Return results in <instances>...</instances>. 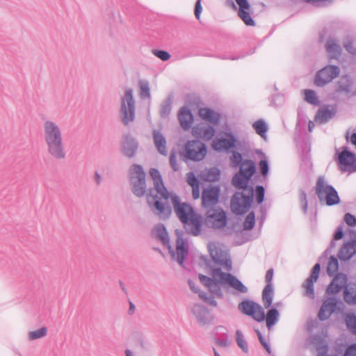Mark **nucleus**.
<instances>
[{
  "label": "nucleus",
  "mask_w": 356,
  "mask_h": 356,
  "mask_svg": "<svg viewBox=\"0 0 356 356\" xmlns=\"http://www.w3.org/2000/svg\"><path fill=\"white\" fill-rule=\"evenodd\" d=\"M209 252L213 261L226 270L232 269V261L227 251L222 250L221 245L216 241H211L207 245Z\"/></svg>",
  "instance_id": "nucleus-7"
},
{
  "label": "nucleus",
  "mask_w": 356,
  "mask_h": 356,
  "mask_svg": "<svg viewBox=\"0 0 356 356\" xmlns=\"http://www.w3.org/2000/svg\"><path fill=\"white\" fill-rule=\"evenodd\" d=\"M149 175L153 180L154 186L158 194L162 198L149 194L147 197V203L154 207V213L160 218L165 219L170 216L172 212L168 204L170 198L175 208V211L179 220L186 225L188 231L194 236H197L201 232L202 224L200 216L194 213L191 207L186 203H179V198L175 194H170L164 186L162 177L159 171L155 168L149 170Z\"/></svg>",
  "instance_id": "nucleus-1"
},
{
  "label": "nucleus",
  "mask_w": 356,
  "mask_h": 356,
  "mask_svg": "<svg viewBox=\"0 0 356 356\" xmlns=\"http://www.w3.org/2000/svg\"><path fill=\"white\" fill-rule=\"evenodd\" d=\"M273 288L272 284H266L262 292V301L265 308H269L273 302Z\"/></svg>",
  "instance_id": "nucleus-26"
},
{
  "label": "nucleus",
  "mask_w": 356,
  "mask_h": 356,
  "mask_svg": "<svg viewBox=\"0 0 356 356\" xmlns=\"http://www.w3.org/2000/svg\"><path fill=\"white\" fill-rule=\"evenodd\" d=\"M249 180H250V178H248L243 174L238 172L234 177L232 183L235 187H236L238 188L243 189L244 191L249 192V189L251 188V187H250V188L248 187V184Z\"/></svg>",
  "instance_id": "nucleus-25"
},
{
  "label": "nucleus",
  "mask_w": 356,
  "mask_h": 356,
  "mask_svg": "<svg viewBox=\"0 0 356 356\" xmlns=\"http://www.w3.org/2000/svg\"><path fill=\"white\" fill-rule=\"evenodd\" d=\"M214 129L211 127H208L204 132H202V128L199 126H195L192 129V134L195 137H201L204 140L211 139L214 135Z\"/></svg>",
  "instance_id": "nucleus-24"
},
{
  "label": "nucleus",
  "mask_w": 356,
  "mask_h": 356,
  "mask_svg": "<svg viewBox=\"0 0 356 356\" xmlns=\"http://www.w3.org/2000/svg\"><path fill=\"white\" fill-rule=\"evenodd\" d=\"M137 147L138 145L134 138L129 136L124 137V140L122 144V150L125 156L128 157L134 156L137 150Z\"/></svg>",
  "instance_id": "nucleus-23"
},
{
  "label": "nucleus",
  "mask_w": 356,
  "mask_h": 356,
  "mask_svg": "<svg viewBox=\"0 0 356 356\" xmlns=\"http://www.w3.org/2000/svg\"><path fill=\"white\" fill-rule=\"evenodd\" d=\"M318 356H324L327 351V346H323L317 348Z\"/></svg>",
  "instance_id": "nucleus-54"
},
{
  "label": "nucleus",
  "mask_w": 356,
  "mask_h": 356,
  "mask_svg": "<svg viewBox=\"0 0 356 356\" xmlns=\"http://www.w3.org/2000/svg\"><path fill=\"white\" fill-rule=\"evenodd\" d=\"M334 115V111L327 108H323L317 112L315 120L318 123H324L330 120Z\"/></svg>",
  "instance_id": "nucleus-27"
},
{
  "label": "nucleus",
  "mask_w": 356,
  "mask_h": 356,
  "mask_svg": "<svg viewBox=\"0 0 356 356\" xmlns=\"http://www.w3.org/2000/svg\"><path fill=\"white\" fill-rule=\"evenodd\" d=\"M135 310V307L131 302H129V312L130 314H133Z\"/></svg>",
  "instance_id": "nucleus-57"
},
{
  "label": "nucleus",
  "mask_w": 356,
  "mask_h": 356,
  "mask_svg": "<svg viewBox=\"0 0 356 356\" xmlns=\"http://www.w3.org/2000/svg\"><path fill=\"white\" fill-rule=\"evenodd\" d=\"M321 270V266L316 264L312 268L311 275L302 284L306 296L311 298H314V284L317 281Z\"/></svg>",
  "instance_id": "nucleus-16"
},
{
  "label": "nucleus",
  "mask_w": 356,
  "mask_h": 356,
  "mask_svg": "<svg viewBox=\"0 0 356 356\" xmlns=\"http://www.w3.org/2000/svg\"><path fill=\"white\" fill-rule=\"evenodd\" d=\"M140 89L141 96L147 97H149V89L147 83H140Z\"/></svg>",
  "instance_id": "nucleus-44"
},
{
  "label": "nucleus",
  "mask_w": 356,
  "mask_h": 356,
  "mask_svg": "<svg viewBox=\"0 0 356 356\" xmlns=\"http://www.w3.org/2000/svg\"><path fill=\"white\" fill-rule=\"evenodd\" d=\"M257 334L258 336V338L259 339V341L263 345V346L265 348V349L268 351V353H270V348L267 343L265 341L264 337H262L261 332L259 330H257Z\"/></svg>",
  "instance_id": "nucleus-50"
},
{
  "label": "nucleus",
  "mask_w": 356,
  "mask_h": 356,
  "mask_svg": "<svg viewBox=\"0 0 356 356\" xmlns=\"http://www.w3.org/2000/svg\"><path fill=\"white\" fill-rule=\"evenodd\" d=\"M344 47L346 49L350 54H355V49L353 46V43L351 40H348L344 43Z\"/></svg>",
  "instance_id": "nucleus-49"
},
{
  "label": "nucleus",
  "mask_w": 356,
  "mask_h": 356,
  "mask_svg": "<svg viewBox=\"0 0 356 356\" xmlns=\"http://www.w3.org/2000/svg\"><path fill=\"white\" fill-rule=\"evenodd\" d=\"M343 356H356V343L348 346Z\"/></svg>",
  "instance_id": "nucleus-45"
},
{
  "label": "nucleus",
  "mask_w": 356,
  "mask_h": 356,
  "mask_svg": "<svg viewBox=\"0 0 356 356\" xmlns=\"http://www.w3.org/2000/svg\"><path fill=\"white\" fill-rule=\"evenodd\" d=\"M339 268L338 260L334 257H331L329 259L328 264L327 266V273L329 275L332 276Z\"/></svg>",
  "instance_id": "nucleus-35"
},
{
  "label": "nucleus",
  "mask_w": 356,
  "mask_h": 356,
  "mask_svg": "<svg viewBox=\"0 0 356 356\" xmlns=\"http://www.w3.org/2000/svg\"><path fill=\"white\" fill-rule=\"evenodd\" d=\"M152 52L155 56H156L163 61L168 60L170 58V54L168 51L164 50L153 49Z\"/></svg>",
  "instance_id": "nucleus-41"
},
{
  "label": "nucleus",
  "mask_w": 356,
  "mask_h": 356,
  "mask_svg": "<svg viewBox=\"0 0 356 356\" xmlns=\"http://www.w3.org/2000/svg\"><path fill=\"white\" fill-rule=\"evenodd\" d=\"M198 115L202 120L214 124H218L220 120L219 114L208 108H200Z\"/></svg>",
  "instance_id": "nucleus-22"
},
{
  "label": "nucleus",
  "mask_w": 356,
  "mask_h": 356,
  "mask_svg": "<svg viewBox=\"0 0 356 356\" xmlns=\"http://www.w3.org/2000/svg\"><path fill=\"white\" fill-rule=\"evenodd\" d=\"M308 127H309V131H312V129H314V123L312 121H309V122Z\"/></svg>",
  "instance_id": "nucleus-58"
},
{
  "label": "nucleus",
  "mask_w": 356,
  "mask_h": 356,
  "mask_svg": "<svg viewBox=\"0 0 356 356\" xmlns=\"http://www.w3.org/2000/svg\"><path fill=\"white\" fill-rule=\"evenodd\" d=\"M219 188L210 187L206 188L202 193V205L204 207H210L215 205L219 197Z\"/></svg>",
  "instance_id": "nucleus-17"
},
{
  "label": "nucleus",
  "mask_w": 356,
  "mask_h": 356,
  "mask_svg": "<svg viewBox=\"0 0 356 356\" xmlns=\"http://www.w3.org/2000/svg\"><path fill=\"white\" fill-rule=\"evenodd\" d=\"M211 275L213 279L200 275L199 277L202 284L211 289L216 286V282L220 284H228L236 290L241 293L247 292V288L236 277L229 273H222L220 269L215 268L212 270Z\"/></svg>",
  "instance_id": "nucleus-5"
},
{
  "label": "nucleus",
  "mask_w": 356,
  "mask_h": 356,
  "mask_svg": "<svg viewBox=\"0 0 356 356\" xmlns=\"http://www.w3.org/2000/svg\"><path fill=\"white\" fill-rule=\"evenodd\" d=\"M215 356H220V355L214 350Z\"/></svg>",
  "instance_id": "nucleus-63"
},
{
  "label": "nucleus",
  "mask_w": 356,
  "mask_h": 356,
  "mask_svg": "<svg viewBox=\"0 0 356 356\" xmlns=\"http://www.w3.org/2000/svg\"><path fill=\"white\" fill-rule=\"evenodd\" d=\"M154 141L158 151L162 154H165L167 153L166 141L159 132H154Z\"/></svg>",
  "instance_id": "nucleus-31"
},
{
  "label": "nucleus",
  "mask_w": 356,
  "mask_h": 356,
  "mask_svg": "<svg viewBox=\"0 0 356 356\" xmlns=\"http://www.w3.org/2000/svg\"><path fill=\"white\" fill-rule=\"evenodd\" d=\"M351 248L350 244H346L343 246V248L341 250V255L343 259H349L351 257V254L346 256L345 255V253L348 252Z\"/></svg>",
  "instance_id": "nucleus-52"
},
{
  "label": "nucleus",
  "mask_w": 356,
  "mask_h": 356,
  "mask_svg": "<svg viewBox=\"0 0 356 356\" xmlns=\"http://www.w3.org/2000/svg\"><path fill=\"white\" fill-rule=\"evenodd\" d=\"M170 163L172 168H173V170L175 171L178 170L179 167L177 163L176 153L174 152H172L170 154Z\"/></svg>",
  "instance_id": "nucleus-47"
},
{
  "label": "nucleus",
  "mask_w": 356,
  "mask_h": 356,
  "mask_svg": "<svg viewBox=\"0 0 356 356\" xmlns=\"http://www.w3.org/2000/svg\"><path fill=\"white\" fill-rule=\"evenodd\" d=\"M350 140L352 144L356 146V134L354 133L350 136Z\"/></svg>",
  "instance_id": "nucleus-56"
},
{
  "label": "nucleus",
  "mask_w": 356,
  "mask_h": 356,
  "mask_svg": "<svg viewBox=\"0 0 356 356\" xmlns=\"http://www.w3.org/2000/svg\"><path fill=\"white\" fill-rule=\"evenodd\" d=\"M187 182L193 188V197L195 200L200 197L199 182L193 172L187 174Z\"/></svg>",
  "instance_id": "nucleus-30"
},
{
  "label": "nucleus",
  "mask_w": 356,
  "mask_h": 356,
  "mask_svg": "<svg viewBox=\"0 0 356 356\" xmlns=\"http://www.w3.org/2000/svg\"><path fill=\"white\" fill-rule=\"evenodd\" d=\"M338 165L343 172L356 171V159L355 154H352L346 148L338 154Z\"/></svg>",
  "instance_id": "nucleus-13"
},
{
  "label": "nucleus",
  "mask_w": 356,
  "mask_h": 356,
  "mask_svg": "<svg viewBox=\"0 0 356 356\" xmlns=\"http://www.w3.org/2000/svg\"><path fill=\"white\" fill-rule=\"evenodd\" d=\"M337 307V301L334 298H328L323 303L318 312V318L323 321L328 318Z\"/></svg>",
  "instance_id": "nucleus-19"
},
{
  "label": "nucleus",
  "mask_w": 356,
  "mask_h": 356,
  "mask_svg": "<svg viewBox=\"0 0 356 356\" xmlns=\"http://www.w3.org/2000/svg\"><path fill=\"white\" fill-rule=\"evenodd\" d=\"M239 6L238 16L248 26H254V22L250 15V6L247 0H235Z\"/></svg>",
  "instance_id": "nucleus-18"
},
{
  "label": "nucleus",
  "mask_w": 356,
  "mask_h": 356,
  "mask_svg": "<svg viewBox=\"0 0 356 356\" xmlns=\"http://www.w3.org/2000/svg\"><path fill=\"white\" fill-rule=\"evenodd\" d=\"M187 156L193 161L202 160L207 154L205 145L200 141H189L185 147Z\"/></svg>",
  "instance_id": "nucleus-12"
},
{
  "label": "nucleus",
  "mask_w": 356,
  "mask_h": 356,
  "mask_svg": "<svg viewBox=\"0 0 356 356\" xmlns=\"http://www.w3.org/2000/svg\"><path fill=\"white\" fill-rule=\"evenodd\" d=\"M259 167L261 169V172L263 175L266 176L268 172V165L266 161L261 160L259 162Z\"/></svg>",
  "instance_id": "nucleus-48"
},
{
  "label": "nucleus",
  "mask_w": 356,
  "mask_h": 356,
  "mask_svg": "<svg viewBox=\"0 0 356 356\" xmlns=\"http://www.w3.org/2000/svg\"><path fill=\"white\" fill-rule=\"evenodd\" d=\"M326 50L330 54V57L333 58L337 56L340 52V47L333 40H327L325 45Z\"/></svg>",
  "instance_id": "nucleus-32"
},
{
  "label": "nucleus",
  "mask_w": 356,
  "mask_h": 356,
  "mask_svg": "<svg viewBox=\"0 0 356 356\" xmlns=\"http://www.w3.org/2000/svg\"><path fill=\"white\" fill-rule=\"evenodd\" d=\"M255 172V166L254 163L250 160H245L241 163L240 168V173L243 174L248 178H251Z\"/></svg>",
  "instance_id": "nucleus-28"
},
{
  "label": "nucleus",
  "mask_w": 356,
  "mask_h": 356,
  "mask_svg": "<svg viewBox=\"0 0 356 356\" xmlns=\"http://www.w3.org/2000/svg\"><path fill=\"white\" fill-rule=\"evenodd\" d=\"M242 163V156L238 152H233L230 157V164L233 168H237Z\"/></svg>",
  "instance_id": "nucleus-40"
},
{
  "label": "nucleus",
  "mask_w": 356,
  "mask_h": 356,
  "mask_svg": "<svg viewBox=\"0 0 356 356\" xmlns=\"http://www.w3.org/2000/svg\"><path fill=\"white\" fill-rule=\"evenodd\" d=\"M121 113L122 120L124 124H127L134 120V102L131 89H127L122 98Z\"/></svg>",
  "instance_id": "nucleus-10"
},
{
  "label": "nucleus",
  "mask_w": 356,
  "mask_h": 356,
  "mask_svg": "<svg viewBox=\"0 0 356 356\" xmlns=\"http://www.w3.org/2000/svg\"><path fill=\"white\" fill-rule=\"evenodd\" d=\"M305 93V99L307 102L316 105L318 103V99L316 97V93L314 90H305L304 91Z\"/></svg>",
  "instance_id": "nucleus-38"
},
{
  "label": "nucleus",
  "mask_w": 356,
  "mask_h": 356,
  "mask_svg": "<svg viewBox=\"0 0 356 356\" xmlns=\"http://www.w3.org/2000/svg\"><path fill=\"white\" fill-rule=\"evenodd\" d=\"M273 277V269H269L266 274L265 281L267 284H271V281Z\"/></svg>",
  "instance_id": "nucleus-53"
},
{
  "label": "nucleus",
  "mask_w": 356,
  "mask_h": 356,
  "mask_svg": "<svg viewBox=\"0 0 356 356\" xmlns=\"http://www.w3.org/2000/svg\"><path fill=\"white\" fill-rule=\"evenodd\" d=\"M179 120L181 127L188 130L193 122V117L191 111L186 107H183L180 109L179 113Z\"/></svg>",
  "instance_id": "nucleus-21"
},
{
  "label": "nucleus",
  "mask_w": 356,
  "mask_h": 356,
  "mask_svg": "<svg viewBox=\"0 0 356 356\" xmlns=\"http://www.w3.org/2000/svg\"><path fill=\"white\" fill-rule=\"evenodd\" d=\"M252 127L257 134L265 138L267 131V126L265 122L261 120H257L253 124Z\"/></svg>",
  "instance_id": "nucleus-34"
},
{
  "label": "nucleus",
  "mask_w": 356,
  "mask_h": 356,
  "mask_svg": "<svg viewBox=\"0 0 356 356\" xmlns=\"http://www.w3.org/2000/svg\"><path fill=\"white\" fill-rule=\"evenodd\" d=\"M253 188L249 189L248 195L245 196L241 193L235 194L232 198L231 209L235 214H243L248 211L252 201Z\"/></svg>",
  "instance_id": "nucleus-9"
},
{
  "label": "nucleus",
  "mask_w": 356,
  "mask_h": 356,
  "mask_svg": "<svg viewBox=\"0 0 356 356\" xmlns=\"http://www.w3.org/2000/svg\"><path fill=\"white\" fill-rule=\"evenodd\" d=\"M255 223L254 214L253 212L250 213L245 218L243 227L245 229L250 230L252 229Z\"/></svg>",
  "instance_id": "nucleus-39"
},
{
  "label": "nucleus",
  "mask_w": 356,
  "mask_h": 356,
  "mask_svg": "<svg viewBox=\"0 0 356 356\" xmlns=\"http://www.w3.org/2000/svg\"><path fill=\"white\" fill-rule=\"evenodd\" d=\"M238 308L243 314L252 316L258 322H261L265 319L268 330L272 328L279 318L277 309L272 308L267 312L266 316H265L264 308L254 302L243 301L238 305Z\"/></svg>",
  "instance_id": "nucleus-2"
},
{
  "label": "nucleus",
  "mask_w": 356,
  "mask_h": 356,
  "mask_svg": "<svg viewBox=\"0 0 356 356\" xmlns=\"http://www.w3.org/2000/svg\"><path fill=\"white\" fill-rule=\"evenodd\" d=\"M339 74V67L332 65L325 67L316 74L315 84L317 86H323L336 78Z\"/></svg>",
  "instance_id": "nucleus-15"
},
{
  "label": "nucleus",
  "mask_w": 356,
  "mask_h": 356,
  "mask_svg": "<svg viewBox=\"0 0 356 356\" xmlns=\"http://www.w3.org/2000/svg\"><path fill=\"white\" fill-rule=\"evenodd\" d=\"M125 353H126V356H133L132 353L129 350H127Z\"/></svg>",
  "instance_id": "nucleus-61"
},
{
  "label": "nucleus",
  "mask_w": 356,
  "mask_h": 356,
  "mask_svg": "<svg viewBox=\"0 0 356 356\" xmlns=\"http://www.w3.org/2000/svg\"><path fill=\"white\" fill-rule=\"evenodd\" d=\"M236 342L238 346L244 351L248 352V345L241 330L236 332Z\"/></svg>",
  "instance_id": "nucleus-37"
},
{
  "label": "nucleus",
  "mask_w": 356,
  "mask_h": 356,
  "mask_svg": "<svg viewBox=\"0 0 356 356\" xmlns=\"http://www.w3.org/2000/svg\"><path fill=\"white\" fill-rule=\"evenodd\" d=\"M47 330L46 327H41L37 330L30 332L28 335L29 339L31 341L40 339L41 337H44L47 334Z\"/></svg>",
  "instance_id": "nucleus-36"
},
{
  "label": "nucleus",
  "mask_w": 356,
  "mask_h": 356,
  "mask_svg": "<svg viewBox=\"0 0 356 356\" xmlns=\"http://www.w3.org/2000/svg\"><path fill=\"white\" fill-rule=\"evenodd\" d=\"M256 197L258 204H261L264 198V188L263 186H259L256 188Z\"/></svg>",
  "instance_id": "nucleus-42"
},
{
  "label": "nucleus",
  "mask_w": 356,
  "mask_h": 356,
  "mask_svg": "<svg viewBox=\"0 0 356 356\" xmlns=\"http://www.w3.org/2000/svg\"><path fill=\"white\" fill-rule=\"evenodd\" d=\"M213 172L216 174V176H217V177H218V176H219V172H218V171H216H216H214V170H213Z\"/></svg>",
  "instance_id": "nucleus-64"
},
{
  "label": "nucleus",
  "mask_w": 356,
  "mask_h": 356,
  "mask_svg": "<svg viewBox=\"0 0 356 356\" xmlns=\"http://www.w3.org/2000/svg\"><path fill=\"white\" fill-rule=\"evenodd\" d=\"M238 145V140L230 133H225L220 138L212 143V147L216 151H228Z\"/></svg>",
  "instance_id": "nucleus-14"
},
{
  "label": "nucleus",
  "mask_w": 356,
  "mask_h": 356,
  "mask_svg": "<svg viewBox=\"0 0 356 356\" xmlns=\"http://www.w3.org/2000/svg\"><path fill=\"white\" fill-rule=\"evenodd\" d=\"M153 234L168 246L172 253V257L177 261L180 265H183L185 257L188 254V244L181 238L179 233H177V238L176 242V252L174 253L172 247L169 244V238L165 227L163 225H156L153 229Z\"/></svg>",
  "instance_id": "nucleus-4"
},
{
  "label": "nucleus",
  "mask_w": 356,
  "mask_h": 356,
  "mask_svg": "<svg viewBox=\"0 0 356 356\" xmlns=\"http://www.w3.org/2000/svg\"><path fill=\"white\" fill-rule=\"evenodd\" d=\"M343 234L342 230L341 229H339L336 232L334 238L335 240H339L343 237Z\"/></svg>",
  "instance_id": "nucleus-55"
},
{
  "label": "nucleus",
  "mask_w": 356,
  "mask_h": 356,
  "mask_svg": "<svg viewBox=\"0 0 356 356\" xmlns=\"http://www.w3.org/2000/svg\"><path fill=\"white\" fill-rule=\"evenodd\" d=\"M188 283H189V285H190V287H191V290H193L195 293H198V291L195 289L193 283L192 282H191V281H189Z\"/></svg>",
  "instance_id": "nucleus-59"
},
{
  "label": "nucleus",
  "mask_w": 356,
  "mask_h": 356,
  "mask_svg": "<svg viewBox=\"0 0 356 356\" xmlns=\"http://www.w3.org/2000/svg\"><path fill=\"white\" fill-rule=\"evenodd\" d=\"M95 181L97 184H99L100 183V181H101V177H100V175L98 174V173H96L95 174Z\"/></svg>",
  "instance_id": "nucleus-60"
},
{
  "label": "nucleus",
  "mask_w": 356,
  "mask_h": 356,
  "mask_svg": "<svg viewBox=\"0 0 356 356\" xmlns=\"http://www.w3.org/2000/svg\"><path fill=\"white\" fill-rule=\"evenodd\" d=\"M199 296L201 299H202L204 301L207 302V303L211 305H213V306H216V302L213 300V298H207L206 297V296L203 293H200L199 294Z\"/></svg>",
  "instance_id": "nucleus-51"
},
{
  "label": "nucleus",
  "mask_w": 356,
  "mask_h": 356,
  "mask_svg": "<svg viewBox=\"0 0 356 356\" xmlns=\"http://www.w3.org/2000/svg\"><path fill=\"white\" fill-rule=\"evenodd\" d=\"M218 345L220 346H225V343H222V342H218Z\"/></svg>",
  "instance_id": "nucleus-62"
},
{
  "label": "nucleus",
  "mask_w": 356,
  "mask_h": 356,
  "mask_svg": "<svg viewBox=\"0 0 356 356\" xmlns=\"http://www.w3.org/2000/svg\"><path fill=\"white\" fill-rule=\"evenodd\" d=\"M344 221L346 223L351 227L356 225V218L350 213H346L344 216Z\"/></svg>",
  "instance_id": "nucleus-43"
},
{
  "label": "nucleus",
  "mask_w": 356,
  "mask_h": 356,
  "mask_svg": "<svg viewBox=\"0 0 356 356\" xmlns=\"http://www.w3.org/2000/svg\"><path fill=\"white\" fill-rule=\"evenodd\" d=\"M316 193L321 201L325 200L329 206L339 202V197L337 191L325 181L323 177H319L315 187Z\"/></svg>",
  "instance_id": "nucleus-6"
},
{
  "label": "nucleus",
  "mask_w": 356,
  "mask_h": 356,
  "mask_svg": "<svg viewBox=\"0 0 356 356\" xmlns=\"http://www.w3.org/2000/svg\"><path fill=\"white\" fill-rule=\"evenodd\" d=\"M202 11V7L201 5V0H197L195 3L194 14L197 19H200V15Z\"/></svg>",
  "instance_id": "nucleus-46"
},
{
  "label": "nucleus",
  "mask_w": 356,
  "mask_h": 356,
  "mask_svg": "<svg viewBox=\"0 0 356 356\" xmlns=\"http://www.w3.org/2000/svg\"><path fill=\"white\" fill-rule=\"evenodd\" d=\"M205 222L213 228H222L227 224V216L220 208L210 209L207 211Z\"/></svg>",
  "instance_id": "nucleus-11"
},
{
  "label": "nucleus",
  "mask_w": 356,
  "mask_h": 356,
  "mask_svg": "<svg viewBox=\"0 0 356 356\" xmlns=\"http://www.w3.org/2000/svg\"><path fill=\"white\" fill-rule=\"evenodd\" d=\"M130 179L133 185V193L141 197L145 193V174L143 168L138 165H134L130 168Z\"/></svg>",
  "instance_id": "nucleus-8"
},
{
  "label": "nucleus",
  "mask_w": 356,
  "mask_h": 356,
  "mask_svg": "<svg viewBox=\"0 0 356 356\" xmlns=\"http://www.w3.org/2000/svg\"><path fill=\"white\" fill-rule=\"evenodd\" d=\"M345 322L348 330L354 334H356V315L348 314L346 316Z\"/></svg>",
  "instance_id": "nucleus-33"
},
{
  "label": "nucleus",
  "mask_w": 356,
  "mask_h": 356,
  "mask_svg": "<svg viewBox=\"0 0 356 356\" xmlns=\"http://www.w3.org/2000/svg\"><path fill=\"white\" fill-rule=\"evenodd\" d=\"M347 282L346 275L342 273L337 274L333 279L327 289L328 293H338Z\"/></svg>",
  "instance_id": "nucleus-20"
},
{
  "label": "nucleus",
  "mask_w": 356,
  "mask_h": 356,
  "mask_svg": "<svg viewBox=\"0 0 356 356\" xmlns=\"http://www.w3.org/2000/svg\"><path fill=\"white\" fill-rule=\"evenodd\" d=\"M344 300L348 304H355L356 302V286L355 284H348L344 290Z\"/></svg>",
  "instance_id": "nucleus-29"
},
{
  "label": "nucleus",
  "mask_w": 356,
  "mask_h": 356,
  "mask_svg": "<svg viewBox=\"0 0 356 356\" xmlns=\"http://www.w3.org/2000/svg\"><path fill=\"white\" fill-rule=\"evenodd\" d=\"M44 138L49 154L56 159H63L62 134L59 127L54 122L47 120L44 124Z\"/></svg>",
  "instance_id": "nucleus-3"
}]
</instances>
